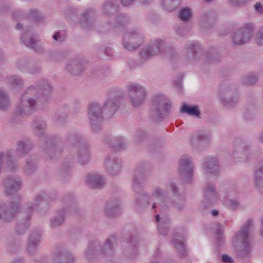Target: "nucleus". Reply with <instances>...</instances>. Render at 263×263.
<instances>
[{
	"mask_svg": "<svg viewBox=\"0 0 263 263\" xmlns=\"http://www.w3.org/2000/svg\"><path fill=\"white\" fill-rule=\"evenodd\" d=\"M257 80V78L254 74H250L246 77L243 83L246 85H252L255 84Z\"/></svg>",
	"mask_w": 263,
	"mask_h": 263,
	"instance_id": "51",
	"label": "nucleus"
},
{
	"mask_svg": "<svg viewBox=\"0 0 263 263\" xmlns=\"http://www.w3.org/2000/svg\"><path fill=\"white\" fill-rule=\"evenodd\" d=\"M162 45L163 42L161 40H156L152 45L149 46L146 50L141 53V55L143 57H149L159 53L161 51Z\"/></svg>",
	"mask_w": 263,
	"mask_h": 263,
	"instance_id": "28",
	"label": "nucleus"
},
{
	"mask_svg": "<svg viewBox=\"0 0 263 263\" xmlns=\"http://www.w3.org/2000/svg\"><path fill=\"white\" fill-rule=\"evenodd\" d=\"M254 31V27L253 24H244L234 33L232 37L233 43L236 45H241L247 42L253 36Z\"/></svg>",
	"mask_w": 263,
	"mask_h": 263,
	"instance_id": "9",
	"label": "nucleus"
},
{
	"mask_svg": "<svg viewBox=\"0 0 263 263\" xmlns=\"http://www.w3.org/2000/svg\"><path fill=\"white\" fill-rule=\"evenodd\" d=\"M47 153L49 154L50 158H52L54 156H58L60 154V152L58 148L55 145H49L48 148Z\"/></svg>",
	"mask_w": 263,
	"mask_h": 263,
	"instance_id": "50",
	"label": "nucleus"
},
{
	"mask_svg": "<svg viewBox=\"0 0 263 263\" xmlns=\"http://www.w3.org/2000/svg\"><path fill=\"white\" fill-rule=\"evenodd\" d=\"M121 204L118 200L109 201L106 205L105 208V214L108 216H115L120 212Z\"/></svg>",
	"mask_w": 263,
	"mask_h": 263,
	"instance_id": "29",
	"label": "nucleus"
},
{
	"mask_svg": "<svg viewBox=\"0 0 263 263\" xmlns=\"http://www.w3.org/2000/svg\"><path fill=\"white\" fill-rule=\"evenodd\" d=\"M52 87L48 82L43 81L37 86L29 87L21 96L19 103L15 107L14 113L16 115L24 116L33 112L36 109L37 101L33 98L47 99Z\"/></svg>",
	"mask_w": 263,
	"mask_h": 263,
	"instance_id": "1",
	"label": "nucleus"
},
{
	"mask_svg": "<svg viewBox=\"0 0 263 263\" xmlns=\"http://www.w3.org/2000/svg\"><path fill=\"white\" fill-rule=\"evenodd\" d=\"M22 196L17 194L9 203L0 202V224L3 221H11L19 212Z\"/></svg>",
	"mask_w": 263,
	"mask_h": 263,
	"instance_id": "4",
	"label": "nucleus"
},
{
	"mask_svg": "<svg viewBox=\"0 0 263 263\" xmlns=\"http://www.w3.org/2000/svg\"><path fill=\"white\" fill-rule=\"evenodd\" d=\"M5 193L7 195H10L19 190L22 185L21 179L15 176L7 177L4 181Z\"/></svg>",
	"mask_w": 263,
	"mask_h": 263,
	"instance_id": "13",
	"label": "nucleus"
},
{
	"mask_svg": "<svg viewBox=\"0 0 263 263\" xmlns=\"http://www.w3.org/2000/svg\"><path fill=\"white\" fill-rule=\"evenodd\" d=\"M105 165L108 173L113 175L117 174L121 169L120 161L112 155L106 158Z\"/></svg>",
	"mask_w": 263,
	"mask_h": 263,
	"instance_id": "16",
	"label": "nucleus"
},
{
	"mask_svg": "<svg viewBox=\"0 0 263 263\" xmlns=\"http://www.w3.org/2000/svg\"><path fill=\"white\" fill-rule=\"evenodd\" d=\"M180 112L196 117H199L200 115V111L197 106L190 107L185 104H184L181 107Z\"/></svg>",
	"mask_w": 263,
	"mask_h": 263,
	"instance_id": "38",
	"label": "nucleus"
},
{
	"mask_svg": "<svg viewBox=\"0 0 263 263\" xmlns=\"http://www.w3.org/2000/svg\"><path fill=\"white\" fill-rule=\"evenodd\" d=\"M238 102V99H222V102L223 104L227 107H231L235 104Z\"/></svg>",
	"mask_w": 263,
	"mask_h": 263,
	"instance_id": "52",
	"label": "nucleus"
},
{
	"mask_svg": "<svg viewBox=\"0 0 263 263\" xmlns=\"http://www.w3.org/2000/svg\"><path fill=\"white\" fill-rule=\"evenodd\" d=\"M255 41L258 45L263 46V26L258 29L255 36Z\"/></svg>",
	"mask_w": 263,
	"mask_h": 263,
	"instance_id": "49",
	"label": "nucleus"
},
{
	"mask_svg": "<svg viewBox=\"0 0 263 263\" xmlns=\"http://www.w3.org/2000/svg\"><path fill=\"white\" fill-rule=\"evenodd\" d=\"M253 226L252 219H248L242 229L236 233L233 238V245L235 246L237 255L244 257L249 254L251 250V245L249 240V231Z\"/></svg>",
	"mask_w": 263,
	"mask_h": 263,
	"instance_id": "3",
	"label": "nucleus"
},
{
	"mask_svg": "<svg viewBox=\"0 0 263 263\" xmlns=\"http://www.w3.org/2000/svg\"><path fill=\"white\" fill-rule=\"evenodd\" d=\"M192 15V11L191 9L185 7L181 9L179 12V17L183 21L186 22L189 21Z\"/></svg>",
	"mask_w": 263,
	"mask_h": 263,
	"instance_id": "43",
	"label": "nucleus"
},
{
	"mask_svg": "<svg viewBox=\"0 0 263 263\" xmlns=\"http://www.w3.org/2000/svg\"><path fill=\"white\" fill-rule=\"evenodd\" d=\"M93 15V12L90 10H87L84 12L82 21V25L83 28L87 29L92 25V17Z\"/></svg>",
	"mask_w": 263,
	"mask_h": 263,
	"instance_id": "35",
	"label": "nucleus"
},
{
	"mask_svg": "<svg viewBox=\"0 0 263 263\" xmlns=\"http://www.w3.org/2000/svg\"><path fill=\"white\" fill-rule=\"evenodd\" d=\"M41 231H33L30 235L28 241L27 251L31 254L36 253L41 239Z\"/></svg>",
	"mask_w": 263,
	"mask_h": 263,
	"instance_id": "19",
	"label": "nucleus"
},
{
	"mask_svg": "<svg viewBox=\"0 0 263 263\" xmlns=\"http://www.w3.org/2000/svg\"><path fill=\"white\" fill-rule=\"evenodd\" d=\"M193 164L190 158L183 156L180 160L179 173L187 182H189L193 175Z\"/></svg>",
	"mask_w": 263,
	"mask_h": 263,
	"instance_id": "11",
	"label": "nucleus"
},
{
	"mask_svg": "<svg viewBox=\"0 0 263 263\" xmlns=\"http://www.w3.org/2000/svg\"><path fill=\"white\" fill-rule=\"evenodd\" d=\"M22 28V25L21 23H18L16 25V29H21Z\"/></svg>",
	"mask_w": 263,
	"mask_h": 263,
	"instance_id": "64",
	"label": "nucleus"
},
{
	"mask_svg": "<svg viewBox=\"0 0 263 263\" xmlns=\"http://www.w3.org/2000/svg\"><path fill=\"white\" fill-rule=\"evenodd\" d=\"M120 97L110 98L104 103L103 109L98 102H91L88 107V116L91 128L93 132H98L101 129L103 119V112L108 111V115H112L118 108Z\"/></svg>",
	"mask_w": 263,
	"mask_h": 263,
	"instance_id": "2",
	"label": "nucleus"
},
{
	"mask_svg": "<svg viewBox=\"0 0 263 263\" xmlns=\"http://www.w3.org/2000/svg\"><path fill=\"white\" fill-rule=\"evenodd\" d=\"M142 42V35L137 31H128L123 36V44L124 48L128 50L138 48Z\"/></svg>",
	"mask_w": 263,
	"mask_h": 263,
	"instance_id": "10",
	"label": "nucleus"
},
{
	"mask_svg": "<svg viewBox=\"0 0 263 263\" xmlns=\"http://www.w3.org/2000/svg\"><path fill=\"white\" fill-rule=\"evenodd\" d=\"M180 1L181 0H163L162 5L166 10L171 11L180 5Z\"/></svg>",
	"mask_w": 263,
	"mask_h": 263,
	"instance_id": "41",
	"label": "nucleus"
},
{
	"mask_svg": "<svg viewBox=\"0 0 263 263\" xmlns=\"http://www.w3.org/2000/svg\"><path fill=\"white\" fill-rule=\"evenodd\" d=\"M70 141L76 144L74 148L79 162L81 164H85L90 158V151L88 146L84 143V139L79 134L70 136Z\"/></svg>",
	"mask_w": 263,
	"mask_h": 263,
	"instance_id": "5",
	"label": "nucleus"
},
{
	"mask_svg": "<svg viewBox=\"0 0 263 263\" xmlns=\"http://www.w3.org/2000/svg\"><path fill=\"white\" fill-rule=\"evenodd\" d=\"M173 243L180 255L183 256L186 254L185 247L182 240H180L178 239H175L173 240Z\"/></svg>",
	"mask_w": 263,
	"mask_h": 263,
	"instance_id": "45",
	"label": "nucleus"
},
{
	"mask_svg": "<svg viewBox=\"0 0 263 263\" xmlns=\"http://www.w3.org/2000/svg\"><path fill=\"white\" fill-rule=\"evenodd\" d=\"M53 38L54 40L61 42L62 41V39H61L60 33L59 32H57L53 36Z\"/></svg>",
	"mask_w": 263,
	"mask_h": 263,
	"instance_id": "57",
	"label": "nucleus"
},
{
	"mask_svg": "<svg viewBox=\"0 0 263 263\" xmlns=\"http://www.w3.org/2000/svg\"><path fill=\"white\" fill-rule=\"evenodd\" d=\"M115 237H111L106 240L103 247L98 245H91L86 251V256L88 259L93 257L96 254V251H99L104 255H110L113 252L114 246L116 243Z\"/></svg>",
	"mask_w": 263,
	"mask_h": 263,
	"instance_id": "8",
	"label": "nucleus"
},
{
	"mask_svg": "<svg viewBox=\"0 0 263 263\" xmlns=\"http://www.w3.org/2000/svg\"><path fill=\"white\" fill-rule=\"evenodd\" d=\"M167 189H170L175 195L174 206L178 211H181L185 208V198L183 195L178 194V187L173 182H169L166 185Z\"/></svg>",
	"mask_w": 263,
	"mask_h": 263,
	"instance_id": "18",
	"label": "nucleus"
},
{
	"mask_svg": "<svg viewBox=\"0 0 263 263\" xmlns=\"http://www.w3.org/2000/svg\"><path fill=\"white\" fill-rule=\"evenodd\" d=\"M167 193L166 190H163L161 187L159 185L155 186L153 190V195L147 197L143 198V200H146V203L144 204V206H147L148 204H149L151 202H153L152 208L155 209L156 207V202L155 200L157 199L161 198L162 197L165 196Z\"/></svg>",
	"mask_w": 263,
	"mask_h": 263,
	"instance_id": "22",
	"label": "nucleus"
},
{
	"mask_svg": "<svg viewBox=\"0 0 263 263\" xmlns=\"http://www.w3.org/2000/svg\"><path fill=\"white\" fill-rule=\"evenodd\" d=\"M200 47L198 44L190 43L186 45L187 56L192 60L195 59L197 57V53Z\"/></svg>",
	"mask_w": 263,
	"mask_h": 263,
	"instance_id": "37",
	"label": "nucleus"
},
{
	"mask_svg": "<svg viewBox=\"0 0 263 263\" xmlns=\"http://www.w3.org/2000/svg\"><path fill=\"white\" fill-rule=\"evenodd\" d=\"M232 156L236 162H245L248 157V148L242 145H238L234 148Z\"/></svg>",
	"mask_w": 263,
	"mask_h": 263,
	"instance_id": "25",
	"label": "nucleus"
},
{
	"mask_svg": "<svg viewBox=\"0 0 263 263\" xmlns=\"http://www.w3.org/2000/svg\"><path fill=\"white\" fill-rule=\"evenodd\" d=\"M13 263H23L22 259L21 258H19V259H15L13 262Z\"/></svg>",
	"mask_w": 263,
	"mask_h": 263,
	"instance_id": "61",
	"label": "nucleus"
},
{
	"mask_svg": "<svg viewBox=\"0 0 263 263\" xmlns=\"http://www.w3.org/2000/svg\"><path fill=\"white\" fill-rule=\"evenodd\" d=\"M106 143H109L111 145L112 148L117 151L122 149L125 147L123 140L122 137H115L112 138L109 142L107 140L104 141Z\"/></svg>",
	"mask_w": 263,
	"mask_h": 263,
	"instance_id": "39",
	"label": "nucleus"
},
{
	"mask_svg": "<svg viewBox=\"0 0 263 263\" xmlns=\"http://www.w3.org/2000/svg\"><path fill=\"white\" fill-rule=\"evenodd\" d=\"M76 258L64 248L57 250L53 255V263H74Z\"/></svg>",
	"mask_w": 263,
	"mask_h": 263,
	"instance_id": "15",
	"label": "nucleus"
},
{
	"mask_svg": "<svg viewBox=\"0 0 263 263\" xmlns=\"http://www.w3.org/2000/svg\"><path fill=\"white\" fill-rule=\"evenodd\" d=\"M28 17L30 19L38 21L43 18L42 13L38 10L35 9H30L26 15L23 14L20 10H16L13 13L12 18L17 21L20 18Z\"/></svg>",
	"mask_w": 263,
	"mask_h": 263,
	"instance_id": "24",
	"label": "nucleus"
},
{
	"mask_svg": "<svg viewBox=\"0 0 263 263\" xmlns=\"http://www.w3.org/2000/svg\"><path fill=\"white\" fill-rule=\"evenodd\" d=\"M226 205L232 210H235L240 208L238 201L236 200L228 199L225 202Z\"/></svg>",
	"mask_w": 263,
	"mask_h": 263,
	"instance_id": "48",
	"label": "nucleus"
},
{
	"mask_svg": "<svg viewBox=\"0 0 263 263\" xmlns=\"http://www.w3.org/2000/svg\"><path fill=\"white\" fill-rule=\"evenodd\" d=\"M134 1V0H121L122 4L125 6L130 5L133 3Z\"/></svg>",
	"mask_w": 263,
	"mask_h": 263,
	"instance_id": "58",
	"label": "nucleus"
},
{
	"mask_svg": "<svg viewBox=\"0 0 263 263\" xmlns=\"http://www.w3.org/2000/svg\"><path fill=\"white\" fill-rule=\"evenodd\" d=\"M40 69V67H37V68L36 69V70H33L30 69V72L31 73H35L37 72L38 71H39Z\"/></svg>",
	"mask_w": 263,
	"mask_h": 263,
	"instance_id": "62",
	"label": "nucleus"
},
{
	"mask_svg": "<svg viewBox=\"0 0 263 263\" xmlns=\"http://www.w3.org/2000/svg\"><path fill=\"white\" fill-rule=\"evenodd\" d=\"M46 127L45 122L41 119L34 120L32 124L33 132L38 137L44 136Z\"/></svg>",
	"mask_w": 263,
	"mask_h": 263,
	"instance_id": "32",
	"label": "nucleus"
},
{
	"mask_svg": "<svg viewBox=\"0 0 263 263\" xmlns=\"http://www.w3.org/2000/svg\"><path fill=\"white\" fill-rule=\"evenodd\" d=\"M254 8L255 11H256L258 13H263V5H262L260 3H256L254 5Z\"/></svg>",
	"mask_w": 263,
	"mask_h": 263,
	"instance_id": "54",
	"label": "nucleus"
},
{
	"mask_svg": "<svg viewBox=\"0 0 263 263\" xmlns=\"http://www.w3.org/2000/svg\"><path fill=\"white\" fill-rule=\"evenodd\" d=\"M203 173L207 176H216L219 173V166L216 157H207L203 165Z\"/></svg>",
	"mask_w": 263,
	"mask_h": 263,
	"instance_id": "14",
	"label": "nucleus"
},
{
	"mask_svg": "<svg viewBox=\"0 0 263 263\" xmlns=\"http://www.w3.org/2000/svg\"><path fill=\"white\" fill-rule=\"evenodd\" d=\"M249 0H229L230 3L233 6H239L246 4Z\"/></svg>",
	"mask_w": 263,
	"mask_h": 263,
	"instance_id": "53",
	"label": "nucleus"
},
{
	"mask_svg": "<svg viewBox=\"0 0 263 263\" xmlns=\"http://www.w3.org/2000/svg\"><path fill=\"white\" fill-rule=\"evenodd\" d=\"M127 92L130 103L134 107H138L143 104L147 94L146 88L137 83L129 85Z\"/></svg>",
	"mask_w": 263,
	"mask_h": 263,
	"instance_id": "6",
	"label": "nucleus"
},
{
	"mask_svg": "<svg viewBox=\"0 0 263 263\" xmlns=\"http://www.w3.org/2000/svg\"><path fill=\"white\" fill-rule=\"evenodd\" d=\"M33 144L28 138L19 140L16 144V152L19 157H24L32 148Z\"/></svg>",
	"mask_w": 263,
	"mask_h": 263,
	"instance_id": "21",
	"label": "nucleus"
},
{
	"mask_svg": "<svg viewBox=\"0 0 263 263\" xmlns=\"http://www.w3.org/2000/svg\"><path fill=\"white\" fill-rule=\"evenodd\" d=\"M172 105L164 95H158L154 98L151 109L153 114L162 119L170 112Z\"/></svg>",
	"mask_w": 263,
	"mask_h": 263,
	"instance_id": "7",
	"label": "nucleus"
},
{
	"mask_svg": "<svg viewBox=\"0 0 263 263\" xmlns=\"http://www.w3.org/2000/svg\"><path fill=\"white\" fill-rule=\"evenodd\" d=\"M210 137L208 134L199 133L194 135L191 139V142L193 146L198 148L200 147H204L209 143Z\"/></svg>",
	"mask_w": 263,
	"mask_h": 263,
	"instance_id": "27",
	"label": "nucleus"
},
{
	"mask_svg": "<svg viewBox=\"0 0 263 263\" xmlns=\"http://www.w3.org/2000/svg\"><path fill=\"white\" fill-rule=\"evenodd\" d=\"M64 214H59L53 217L50 220V226L52 228H56L61 226L64 222Z\"/></svg>",
	"mask_w": 263,
	"mask_h": 263,
	"instance_id": "44",
	"label": "nucleus"
},
{
	"mask_svg": "<svg viewBox=\"0 0 263 263\" xmlns=\"http://www.w3.org/2000/svg\"><path fill=\"white\" fill-rule=\"evenodd\" d=\"M156 221L158 223V231L160 234H167L170 226V220L167 217H160L159 214L156 215Z\"/></svg>",
	"mask_w": 263,
	"mask_h": 263,
	"instance_id": "30",
	"label": "nucleus"
},
{
	"mask_svg": "<svg viewBox=\"0 0 263 263\" xmlns=\"http://www.w3.org/2000/svg\"><path fill=\"white\" fill-rule=\"evenodd\" d=\"M86 181L90 186L94 188H100L105 183L102 176L96 173L88 174L86 176Z\"/></svg>",
	"mask_w": 263,
	"mask_h": 263,
	"instance_id": "26",
	"label": "nucleus"
},
{
	"mask_svg": "<svg viewBox=\"0 0 263 263\" xmlns=\"http://www.w3.org/2000/svg\"><path fill=\"white\" fill-rule=\"evenodd\" d=\"M259 139L260 141L263 143V132L260 135Z\"/></svg>",
	"mask_w": 263,
	"mask_h": 263,
	"instance_id": "63",
	"label": "nucleus"
},
{
	"mask_svg": "<svg viewBox=\"0 0 263 263\" xmlns=\"http://www.w3.org/2000/svg\"><path fill=\"white\" fill-rule=\"evenodd\" d=\"M25 215L23 217V221H19L16 225V230L19 234H23L25 233L27 229L30 226V221L31 220V217L28 218V213H25Z\"/></svg>",
	"mask_w": 263,
	"mask_h": 263,
	"instance_id": "34",
	"label": "nucleus"
},
{
	"mask_svg": "<svg viewBox=\"0 0 263 263\" xmlns=\"http://www.w3.org/2000/svg\"><path fill=\"white\" fill-rule=\"evenodd\" d=\"M211 214L213 215V216H216L218 215V211L216 210H212V212H211Z\"/></svg>",
	"mask_w": 263,
	"mask_h": 263,
	"instance_id": "60",
	"label": "nucleus"
},
{
	"mask_svg": "<svg viewBox=\"0 0 263 263\" xmlns=\"http://www.w3.org/2000/svg\"><path fill=\"white\" fill-rule=\"evenodd\" d=\"M25 63L24 61L18 62L16 65V66L18 69H19L21 71L24 70V67Z\"/></svg>",
	"mask_w": 263,
	"mask_h": 263,
	"instance_id": "56",
	"label": "nucleus"
},
{
	"mask_svg": "<svg viewBox=\"0 0 263 263\" xmlns=\"http://www.w3.org/2000/svg\"><path fill=\"white\" fill-rule=\"evenodd\" d=\"M10 106L9 96L3 90H0V109L7 110Z\"/></svg>",
	"mask_w": 263,
	"mask_h": 263,
	"instance_id": "36",
	"label": "nucleus"
},
{
	"mask_svg": "<svg viewBox=\"0 0 263 263\" xmlns=\"http://www.w3.org/2000/svg\"><path fill=\"white\" fill-rule=\"evenodd\" d=\"M222 260L224 263H232L233 262L232 258L227 254L222 255Z\"/></svg>",
	"mask_w": 263,
	"mask_h": 263,
	"instance_id": "55",
	"label": "nucleus"
},
{
	"mask_svg": "<svg viewBox=\"0 0 263 263\" xmlns=\"http://www.w3.org/2000/svg\"><path fill=\"white\" fill-rule=\"evenodd\" d=\"M7 83L13 88L21 87L24 85V80L16 75H11L8 77Z\"/></svg>",
	"mask_w": 263,
	"mask_h": 263,
	"instance_id": "40",
	"label": "nucleus"
},
{
	"mask_svg": "<svg viewBox=\"0 0 263 263\" xmlns=\"http://www.w3.org/2000/svg\"><path fill=\"white\" fill-rule=\"evenodd\" d=\"M118 7L115 2H107L103 7V11L105 13L114 14L117 11Z\"/></svg>",
	"mask_w": 263,
	"mask_h": 263,
	"instance_id": "46",
	"label": "nucleus"
},
{
	"mask_svg": "<svg viewBox=\"0 0 263 263\" xmlns=\"http://www.w3.org/2000/svg\"><path fill=\"white\" fill-rule=\"evenodd\" d=\"M83 63L79 59L69 60L66 63L65 69L72 74H79L85 69Z\"/></svg>",
	"mask_w": 263,
	"mask_h": 263,
	"instance_id": "23",
	"label": "nucleus"
},
{
	"mask_svg": "<svg viewBox=\"0 0 263 263\" xmlns=\"http://www.w3.org/2000/svg\"><path fill=\"white\" fill-rule=\"evenodd\" d=\"M36 162L33 160H27L25 166V171L27 174H30L36 170Z\"/></svg>",
	"mask_w": 263,
	"mask_h": 263,
	"instance_id": "47",
	"label": "nucleus"
},
{
	"mask_svg": "<svg viewBox=\"0 0 263 263\" xmlns=\"http://www.w3.org/2000/svg\"><path fill=\"white\" fill-rule=\"evenodd\" d=\"M44 196L42 194L35 195L32 200L27 202L23 209V213H28V218L32 217V212L44 200Z\"/></svg>",
	"mask_w": 263,
	"mask_h": 263,
	"instance_id": "20",
	"label": "nucleus"
},
{
	"mask_svg": "<svg viewBox=\"0 0 263 263\" xmlns=\"http://www.w3.org/2000/svg\"><path fill=\"white\" fill-rule=\"evenodd\" d=\"M21 40L27 47L32 48L36 52H40L43 50V47L40 42L35 41L29 33H23L21 36Z\"/></svg>",
	"mask_w": 263,
	"mask_h": 263,
	"instance_id": "17",
	"label": "nucleus"
},
{
	"mask_svg": "<svg viewBox=\"0 0 263 263\" xmlns=\"http://www.w3.org/2000/svg\"><path fill=\"white\" fill-rule=\"evenodd\" d=\"M128 247V251L131 254H129V257L134 258L136 256V248L138 245V241L135 238L129 240L126 244Z\"/></svg>",
	"mask_w": 263,
	"mask_h": 263,
	"instance_id": "42",
	"label": "nucleus"
},
{
	"mask_svg": "<svg viewBox=\"0 0 263 263\" xmlns=\"http://www.w3.org/2000/svg\"><path fill=\"white\" fill-rule=\"evenodd\" d=\"M146 176L144 172L142 170H137L134 172V176L133 179V188L137 189L141 184L143 180H145Z\"/></svg>",
	"mask_w": 263,
	"mask_h": 263,
	"instance_id": "33",
	"label": "nucleus"
},
{
	"mask_svg": "<svg viewBox=\"0 0 263 263\" xmlns=\"http://www.w3.org/2000/svg\"><path fill=\"white\" fill-rule=\"evenodd\" d=\"M219 228L220 229H218L217 231H216V234L219 236L220 237V235L222 234V226L221 225V224H219Z\"/></svg>",
	"mask_w": 263,
	"mask_h": 263,
	"instance_id": "59",
	"label": "nucleus"
},
{
	"mask_svg": "<svg viewBox=\"0 0 263 263\" xmlns=\"http://www.w3.org/2000/svg\"><path fill=\"white\" fill-rule=\"evenodd\" d=\"M254 183L259 190L263 187V160L259 162L255 171Z\"/></svg>",
	"mask_w": 263,
	"mask_h": 263,
	"instance_id": "31",
	"label": "nucleus"
},
{
	"mask_svg": "<svg viewBox=\"0 0 263 263\" xmlns=\"http://www.w3.org/2000/svg\"><path fill=\"white\" fill-rule=\"evenodd\" d=\"M203 194V202L205 206L215 203L219 197L215 185L212 183H208L205 185Z\"/></svg>",
	"mask_w": 263,
	"mask_h": 263,
	"instance_id": "12",
	"label": "nucleus"
}]
</instances>
